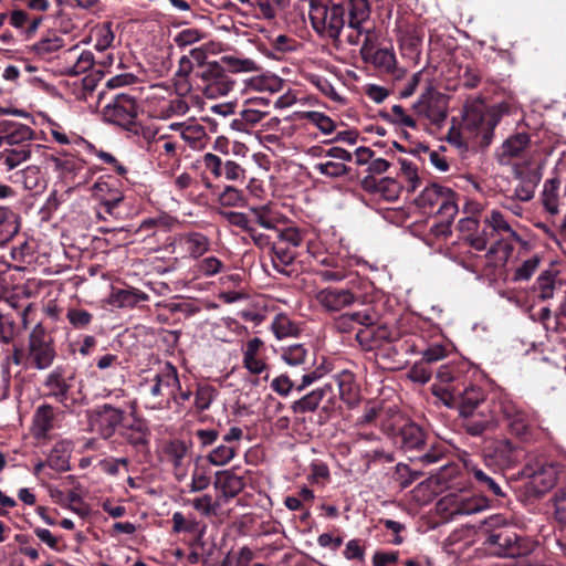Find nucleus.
<instances>
[{
  "label": "nucleus",
  "mask_w": 566,
  "mask_h": 566,
  "mask_svg": "<svg viewBox=\"0 0 566 566\" xmlns=\"http://www.w3.org/2000/svg\"><path fill=\"white\" fill-rule=\"evenodd\" d=\"M34 130L22 123L3 120L0 123V165L13 170L35 155L44 153L45 147L32 143Z\"/></svg>",
  "instance_id": "nucleus-1"
},
{
  "label": "nucleus",
  "mask_w": 566,
  "mask_h": 566,
  "mask_svg": "<svg viewBox=\"0 0 566 566\" xmlns=\"http://www.w3.org/2000/svg\"><path fill=\"white\" fill-rule=\"evenodd\" d=\"M458 201L459 196L451 188L438 184L424 187L415 199L416 206L423 213H432L437 208L434 214L440 222L433 226L431 231L438 237H446L451 232L450 224L459 212Z\"/></svg>",
  "instance_id": "nucleus-2"
},
{
  "label": "nucleus",
  "mask_w": 566,
  "mask_h": 566,
  "mask_svg": "<svg viewBox=\"0 0 566 566\" xmlns=\"http://www.w3.org/2000/svg\"><path fill=\"white\" fill-rule=\"evenodd\" d=\"M310 19L317 33L337 40L345 25V4L333 3L327 6L312 0Z\"/></svg>",
  "instance_id": "nucleus-3"
},
{
  "label": "nucleus",
  "mask_w": 566,
  "mask_h": 566,
  "mask_svg": "<svg viewBox=\"0 0 566 566\" xmlns=\"http://www.w3.org/2000/svg\"><path fill=\"white\" fill-rule=\"evenodd\" d=\"M142 386L145 388L146 406L153 410L161 409L165 390L170 395L171 389H180L178 371L170 363H166L151 379H146Z\"/></svg>",
  "instance_id": "nucleus-4"
},
{
  "label": "nucleus",
  "mask_w": 566,
  "mask_h": 566,
  "mask_svg": "<svg viewBox=\"0 0 566 566\" xmlns=\"http://www.w3.org/2000/svg\"><path fill=\"white\" fill-rule=\"evenodd\" d=\"M137 114V102L133 95L127 93L115 94L102 109L105 122L126 129H129L135 124Z\"/></svg>",
  "instance_id": "nucleus-5"
},
{
  "label": "nucleus",
  "mask_w": 566,
  "mask_h": 566,
  "mask_svg": "<svg viewBox=\"0 0 566 566\" xmlns=\"http://www.w3.org/2000/svg\"><path fill=\"white\" fill-rule=\"evenodd\" d=\"M489 507L486 497L472 495L468 492H451L438 502V510L450 517L471 515Z\"/></svg>",
  "instance_id": "nucleus-6"
},
{
  "label": "nucleus",
  "mask_w": 566,
  "mask_h": 566,
  "mask_svg": "<svg viewBox=\"0 0 566 566\" xmlns=\"http://www.w3.org/2000/svg\"><path fill=\"white\" fill-rule=\"evenodd\" d=\"M497 123V115L489 112L482 102L475 101L465 105L462 122L463 128L471 133H482L486 144L490 143V136Z\"/></svg>",
  "instance_id": "nucleus-7"
},
{
  "label": "nucleus",
  "mask_w": 566,
  "mask_h": 566,
  "mask_svg": "<svg viewBox=\"0 0 566 566\" xmlns=\"http://www.w3.org/2000/svg\"><path fill=\"white\" fill-rule=\"evenodd\" d=\"M55 358L52 337L36 324L29 336V359L38 369L49 368Z\"/></svg>",
  "instance_id": "nucleus-8"
},
{
  "label": "nucleus",
  "mask_w": 566,
  "mask_h": 566,
  "mask_svg": "<svg viewBox=\"0 0 566 566\" xmlns=\"http://www.w3.org/2000/svg\"><path fill=\"white\" fill-rule=\"evenodd\" d=\"M203 82L202 92L207 98H219L228 95L235 82L218 63H208L200 74Z\"/></svg>",
  "instance_id": "nucleus-9"
},
{
  "label": "nucleus",
  "mask_w": 566,
  "mask_h": 566,
  "mask_svg": "<svg viewBox=\"0 0 566 566\" xmlns=\"http://www.w3.org/2000/svg\"><path fill=\"white\" fill-rule=\"evenodd\" d=\"M412 109L418 116L427 118L434 125L443 123L448 115L443 95L431 86L413 103Z\"/></svg>",
  "instance_id": "nucleus-10"
},
{
  "label": "nucleus",
  "mask_w": 566,
  "mask_h": 566,
  "mask_svg": "<svg viewBox=\"0 0 566 566\" xmlns=\"http://www.w3.org/2000/svg\"><path fill=\"white\" fill-rule=\"evenodd\" d=\"M360 55L365 62L370 63L380 72L390 74L396 78L402 77L406 73L403 69L397 66L395 53L385 48L375 49L368 35L364 39Z\"/></svg>",
  "instance_id": "nucleus-11"
},
{
  "label": "nucleus",
  "mask_w": 566,
  "mask_h": 566,
  "mask_svg": "<svg viewBox=\"0 0 566 566\" xmlns=\"http://www.w3.org/2000/svg\"><path fill=\"white\" fill-rule=\"evenodd\" d=\"M326 157L327 158L324 160L313 165L314 171L333 179L340 178L349 174L350 168L346 166V163L353 160L350 151L335 146L326 150Z\"/></svg>",
  "instance_id": "nucleus-12"
},
{
  "label": "nucleus",
  "mask_w": 566,
  "mask_h": 566,
  "mask_svg": "<svg viewBox=\"0 0 566 566\" xmlns=\"http://www.w3.org/2000/svg\"><path fill=\"white\" fill-rule=\"evenodd\" d=\"M125 419V410L105 403L97 407L92 417L91 426L104 439L111 438Z\"/></svg>",
  "instance_id": "nucleus-13"
},
{
  "label": "nucleus",
  "mask_w": 566,
  "mask_h": 566,
  "mask_svg": "<svg viewBox=\"0 0 566 566\" xmlns=\"http://www.w3.org/2000/svg\"><path fill=\"white\" fill-rule=\"evenodd\" d=\"M172 252L191 259H199L209 251L210 240L200 232H184L174 238Z\"/></svg>",
  "instance_id": "nucleus-14"
},
{
  "label": "nucleus",
  "mask_w": 566,
  "mask_h": 566,
  "mask_svg": "<svg viewBox=\"0 0 566 566\" xmlns=\"http://www.w3.org/2000/svg\"><path fill=\"white\" fill-rule=\"evenodd\" d=\"M315 300L326 312H339L353 305L357 295L349 289L328 286L316 292Z\"/></svg>",
  "instance_id": "nucleus-15"
},
{
  "label": "nucleus",
  "mask_w": 566,
  "mask_h": 566,
  "mask_svg": "<svg viewBox=\"0 0 566 566\" xmlns=\"http://www.w3.org/2000/svg\"><path fill=\"white\" fill-rule=\"evenodd\" d=\"M75 373L62 366L55 367L46 377L44 387L48 395L55 398L59 402H65L74 387Z\"/></svg>",
  "instance_id": "nucleus-16"
},
{
  "label": "nucleus",
  "mask_w": 566,
  "mask_h": 566,
  "mask_svg": "<svg viewBox=\"0 0 566 566\" xmlns=\"http://www.w3.org/2000/svg\"><path fill=\"white\" fill-rule=\"evenodd\" d=\"M525 474L531 479L533 490L538 494H543L556 484L559 465L554 462L537 464L536 468L527 465Z\"/></svg>",
  "instance_id": "nucleus-17"
},
{
  "label": "nucleus",
  "mask_w": 566,
  "mask_h": 566,
  "mask_svg": "<svg viewBox=\"0 0 566 566\" xmlns=\"http://www.w3.org/2000/svg\"><path fill=\"white\" fill-rule=\"evenodd\" d=\"M373 326L361 328L356 333V339L363 348L371 350L384 342L392 343L399 339L398 331L391 329L387 325Z\"/></svg>",
  "instance_id": "nucleus-18"
},
{
  "label": "nucleus",
  "mask_w": 566,
  "mask_h": 566,
  "mask_svg": "<svg viewBox=\"0 0 566 566\" xmlns=\"http://www.w3.org/2000/svg\"><path fill=\"white\" fill-rule=\"evenodd\" d=\"M500 410L512 433L516 436H524L527 433L530 419L517 403L506 398L502 399L500 401Z\"/></svg>",
  "instance_id": "nucleus-19"
},
{
  "label": "nucleus",
  "mask_w": 566,
  "mask_h": 566,
  "mask_svg": "<svg viewBox=\"0 0 566 566\" xmlns=\"http://www.w3.org/2000/svg\"><path fill=\"white\" fill-rule=\"evenodd\" d=\"M214 489L219 492V499L222 503L235 497L243 489V478L237 475L231 470H222L216 473L213 482Z\"/></svg>",
  "instance_id": "nucleus-20"
},
{
  "label": "nucleus",
  "mask_w": 566,
  "mask_h": 566,
  "mask_svg": "<svg viewBox=\"0 0 566 566\" xmlns=\"http://www.w3.org/2000/svg\"><path fill=\"white\" fill-rule=\"evenodd\" d=\"M513 174L518 180L514 189V197L521 201H530L534 197L541 177L535 171L518 164L514 165Z\"/></svg>",
  "instance_id": "nucleus-21"
},
{
  "label": "nucleus",
  "mask_w": 566,
  "mask_h": 566,
  "mask_svg": "<svg viewBox=\"0 0 566 566\" xmlns=\"http://www.w3.org/2000/svg\"><path fill=\"white\" fill-rule=\"evenodd\" d=\"M399 46L402 56L417 62L421 52L422 34L412 25L399 28Z\"/></svg>",
  "instance_id": "nucleus-22"
},
{
  "label": "nucleus",
  "mask_w": 566,
  "mask_h": 566,
  "mask_svg": "<svg viewBox=\"0 0 566 566\" xmlns=\"http://www.w3.org/2000/svg\"><path fill=\"white\" fill-rule=\"evenodd\" d=\"M376 322L377 315L370 310H364L339 315L335 319L334 326L339 333H350L358 325L369 327L375 325Z\"/></svg>",
  "instance_id": "nucleus-23"
},
{
  "label": "nucleus",
  "mask_w": 566,
  "mask_h": 566,
  "mask_svg": "<svg viewBox=\"0 0 566 566\" xmlns=\"http://www.w3.org/2000/svg\"><path fill=\"white\" fill-rule=\"evenodd\" d=\"M530 146V137L525 133H517L509 137L502 144L497 158L500 164L507 165L511 159L526 155Z\"/></svg>",
  "instance_id": "nucleus-24"
},
{
  "label": "nucleus",
  "mask_w": 566,
  "mask_h": 566,
  "mask_svg": "<svg viewBox=\"0 0 566 566\" xmlns=\"http://www.w3.org/2000/svg\"><path fill=\"white\" fill-rule=\"evenodd\" d=\"M334 381L338 387L339 398L349 407L356 406L359 401V387L354 374L349 370H342L334 376Z\"/></svg>",
  "instance_id": "nucleus-25"
},
{
  "label": "nucleus",
  "mask_w": 566,
  "mask_h": 566,
  "mask_svg": "<svg viewBox=\"0 0 566 566\" xmlns=\"http://www.w3.org/2000/svg\"><path fill=\"white\" fill-rule=\"evenodd\" d=\"M332 384H325L323 387L312 390L292 405V410L295 413H306L315 411L323 398L332 392Z\"/></svg>",
  "instance_id": "nucleus-26"
},
{
  "label": "nucleus",
  "mask_w": 566,
  "mask_h": 566,
  "mask_svg": "<svg viewBox=\"0 0 566 566\" xmlns=\"http://www.w3.org/2000/svg\"><path fill=\"white\" fill-rule=\"evenodd\" d=\"M180 136L192 148L202 149L206 146L207 133L202 125L196 122L180 123Z\"/></svg>",
  "instance_id": "nucleus-27"
},
{
  "label": "nucleus",
  "mask_w": 566,
  "mask_h": 566,
  "mask_svg": "<svg viewBox=\"0 0 566 566\" xmlns=\"http://www.w3.org/2000/svg\"><path fill=\"white\" fill-rule=\"evenodd\" d=\"M18 214L7 207H0V245L8 243L18 232Z\"/></svg>",
  "instance_id": "nucleus-28"
},
{
  "label": "nucleus",
  "mask_w": 566,
  "mask_h": 566,
  "mask_svg": "<svg viewBox=\"0 0 566 566\" xmlns=\"http://www.w3.org/2000/svg\"><path fill=\"white\" fill-rule=\"evenodd\" d=\"M483 405V394L476 387L467 388L460 400L459 412L461 417L473 416V413H478L479 410H482L481 407Z\"/></svg>",
  "instance_id": "nucleus-29"
},
{
  "label": "nucleus",
  "mask_w": 566,
  "mask_h": 566,
  "mask_svg": "<svg viewBox=\"0 0 566 566\" xmlns=\"http://www.w3.org/2000/svg\"><path fill=\"white\" fill-rule=\"evenodd\" d=\"M348 13V28H360L370 15L368 0H348L345 12Z\"/></svg>",
  "instance_id": "nucleus-30"
},
{
  "label": "nucleus",
  "mask_w": 566,
  "mask_h": 566,
  "mask_svg": "<svg viewBox=\"0 0 566 566\" xmlns=\"http://www.w3.org/2000/svg\"><path fill=\"white\" fill-rule=\"evenodd\" d=\"M401 448L405 451L419 450L424 444V432L416 423H407L400 430Z\"/></svg>",
  "instance_id": "nucleus-31"
},
{
  "label": "nucleus",
  "mask_w": 566,
  "mask_h": 566,
  "mask_svg": "<svg viewBox=\"0 0 566 566\" xmlns=\"http://www.w3.org/2000/svg\"><path fill=\"white\" fill-rule=\"evenodd\" d=\"M463 418L465 419L464 428L471 436H481L484 431L495 427L493 416L485 415L484 410H479L478 413Z\"/></svg>",
  "instance_id": "nucleus-32"
},
{
  "label": "nucleus",
  "mask_w": 566,
  "mask_h": 566,
  "mask_svg": "<svg viewBox=\"0 0 566 566\" xmlns=\"http://www.w3.org/2000/svg\"><path fill=\"white\" fill-rule=\"evenodd\" d=\"M46 464L57 472L67 471L70 469L69 443L64 441L57 442L50 451Z\"/></svg>",
  "instance_id": "nucleus-33"
},
{
  "label": "nucleus",
  "mask_w": 566,
  "mask_h": 566,
  "mask_svg": "<svg viewBox=\"0 0 566 566\" xmlns=\"http://www.w3.org/2000/svg\"><path fill=\"white\" fill-rule=\"evenodd\" d=\"M464 467L468 473L475 479L482 490L490 491L496 496H504L500 484L495 481L494 478L490 476L486 472L478 468L472 462H465Z\"/></svg>",
  "instance_id": "nucleus-34"
},
{
  "label": "nucleus",
  "mask_w": 566,
  "mask_h": 566,
  "mask_svg": "<svg viewBox=\"0 0 566 566\" xmlns=\"http://www.w3.org/2000/svg\"><path fill=\"white\" fill-rule=\"evenodd\" d=\"M91 39L94 42V48L98 52H104L112 48L115 40V34L112 29L111 22H105L95 25L91 32Z\"/></svg>",
  "instance_id": "nucleus-35"
},
{
  "label": "nucleus",
  "mask_w": 566,
  "mask_h": 566,
  "mask_svg": "<svg viewBox=\"0 0 566 566\" xmlns=\"http://www.w3.org/2000/svg\"><path fill=\"white\" fill-rule=\"evenodd\" d=\"M149 151L159 163L165 159L178 160L177 144L166 136H160L151 142L149 144Z\"/></svg>",
  "instance_id": "nucleus-36"
},
{
  "label": "nucleus",
  "mask_w": 566,
  "mask_h": 566,
  "mask_svg": "<svg viewBox=\"0 0 566 566\" xmlns=\"http://www.w3.org/2000/svg\"><path fill=\"white\" fill-rule=\"evenodd\" d=\"M308 357V349L303 344H293L281 348L282 360L291 367L306 365Z\"/></svg>",
  "instance_id": "nucleus-37"
},
{
  "label": "nucleus",
  "mask_w": 566,
  "mask_h": 566,
  "mask_svg": "<svg viewBox=\"0 0 566 566\" xmlns=\"http://www.w3.org/2000/svg\"><path fill=\"white\" fill-rule=\"evenodd\" d=\"M492 450V455L501 465L511 467L517 461L516 450L507 439L494 441Z\"/></svg>",
  "instance_id": "nucleus-38"
},
{
  "label": "nucleus",
  "mask_w": 566,
  "mask_h": 566,
  "mask_svg": "<svg viewBox=\"0 0 566 566\" xmlns=\"http://www.w3.org/2000/svg\"><path fill=\"white\" fill-rule=\"evenodd\" d=\"M294 259L295 253L290 247H284L282 244H274L272 247L271 260L273 268L277 272L290 275L291 273L287 271V266L293 263Z\"/></svg>",
  "instance_id": "nucleus-39"
},
{
  "label": "nucleus",
  "mask_w": 566,
  "mask_h": 566,
  "mask_svg": "<svg viewBox=\"0 0 566 566\" xmlns=\"http://www.w3.org/2000/svg\"><path fill=\"white\" fill-rule=\"evenodd\" d=\"M271 329L277 339L296 337L301 332L300 327L284 314L274 317Z\"/></svg>",
  "instance_id": "nucleus-40"
},
{
  "label": "nucleus",
  "mask_w": 566,
  "mask_h": 566,
  "mask_svg": "<svg viewBox=\"0 0 566 566\" xmlns=\"http://www.w3.org/2000/svg\"><path fill=\"white\" fill-rule=\"evenodd\" d=\"M53 428V409L50 406L38 408L33 419L34 436L44 437Z\"/></svg>",
  "instance_id": "nucleus-41"
},
{
  "label": "nucleus",
  "mask_w": 566,
  "mask_h": 566,
  "mask_svg": "<svg viewBox=\"0 0 566 566\" xmlns=\"http://www.w3.org/2000/svg\"><path fill=\"white\" fill-rule=\"evenodd\" d=\"M307 80L313 86H315L323 95L328 97L331 101L342 105L346 104V98L336 91L334 85L326 77L317 74H310L307 76Z\"/></svg>",
  "instance_id": "nucleus-42"
},
{
  "label": "nucleus",
  "mask_w": 566,
  "mask_h": 566,
  "mask_svg": "<svg viewBox=\"0 0 566 566\" xmlns=\"http://www.w3.org/2000/svg\"><path fill=\"white\" fill-rule=\"evenodd\" d=\"M399 177L408 192H413L420 186V178L415 164L407 159H400Z\"/></svg>",
  "instance_id": "nucleus-43"
},
{
  "label": "nucleus",
  "mask_w": 566,
  "mask_h": 566,
  "mask_svg": "<svg viewBox=\"0 0 566 566\" xmlns=\"http://www.w3.org/2000/svg\"><path fill=\"white\" fill-rule=\"evenodd\" d=\"M558 189L559 181L557 179H548L544 184L542 201L545 209L552 214L558 212Z\"/></svg>",
  "instance_id": "nucleus-44"
},
{
  "label": "nucleus",
  "mask_w": 566,
  "mask_h": 566,
  "mask_svg": "<svg viewBox=\"0 0 566 566\" xmlns=\"http://www.w3.org/2000/svg\"><path fill=\"white\" fill-rule=\"evenodd\" d=\"M238 446L221 443L213 448L207 455L208 461L216 467L228 464L237 453Z\"/></svg>",
  "instance_id": "nucleus-45"
},
{
  "label": "nucleus",
  "mask_w": 566,
  "mask_h": 566,
  "mask_svg": "<svg viewBox=\"0 0 566 566\" xmlns=\"http://www.w3.org/2000/svg\"><path fill=\"white\" fill-rule=\"evenodd\" d=\"M301 118L313 124L325 135L332 134L336 129L335 122L329 116L321 112H304L301 114Z\"/></svg>",
  "instance_id": "nucleus-46"
},
{
  "label": "nucleus",
  "mask_w": 566,
  "mask_h": 566,
  "mask_svg": "<svg viewBox=\"0 0 566 566\" xmlns=\"http://www.w3.org/2000/svg\"><path fill=\"white\" fill-rule=\"evenodd\" d=\"M484 222L492 228L493 232H504L507 233L514 240L518 239L517 232L513 230L511 224L499 210H492L490 214L485 218Z\"/></svg>",
  "instance_id": "nucleus-47"
},
{
  "label": "nucleus",
  "mask_w": 566,
  "mask_h": 566,
  "mask_svg": "<svg viewBox=\"0 0 566 566\" xmlns=\"http://www.w3.org/2000/svg\"><path fill=\"white\" fill-rule=\"evenodd\" d=\"M216 389L208 384H199L195 391V407L196 410L201 412L210 408L216 399Z\"/></svg>",
  "instance_id": "nucleus-48"
},
{
  "label": "nucleus",
  "mask_w": 566,
  "mask_h": 566,
  "mask_svg": "<svg viewBox=\"0 0 566 566\" xmlns=\"http://www.w3.org/2000/svg\"><path fill=\"white\" fill-rule=\"evenodd\" d=\"M250 211L254 216L256 223L260 224L262 228L269 230L275 229L277 219L270 205L251 207Z\"/></svg>",
  "instance_id": "nucleus-49"
},
{
  "label": "nucleus",
  "mask_w": 566,
  "mask_h": 566,
  "mask_svg": "<svg viewBox=\"0 0 566 566\" xmlns=\"http://www.w3.org/2000/svg\"><path fill=\"white\" fill-rule=\"evenodd\" d=\"M218 201L222 207H244L247 203L243 192L232 186H226L218 197Z\"/></svg>",
  "instance_id": "nucleus-50"
},
{
  "label": "nucleus",
  "mask_w": 566,
  "mask_h": 566,
  "mask_svg": "<svg viewBox=\"0 0 566 566\" xmlns=\"http://www.w3.org/2000/svg\"><path fill=\"white\" fill-rule=\"evenodd\" d=\"M307 253L314 260V262L318 265L332 269H337L338 264L342 263V260L333 254L321 251L316 243L307 244Z\"/></svg>",
  "instance_id": "nucleus-51"
},
{
  "label": "nucleus",
  "mask_w": 566,
  "mask_h": 566,
  "mask_svg": "<svg viewBox=\"0 0 566 566\" xmlns=\"http://www.w3.org/2000/svg\"><path fill=\"white\" fill-rule=\"evenodd\" d=\"M189 109L188 103L179 95L171 97L168 101H165L161 104L160 114L164 117L179 116L185 115Z\"/></svg>",
  "instance_id": "nucleus-52"
},
{
  "label": "nucleus",
  "mask_w": 566,
  "mask_h": 566,
  "mask_svg": "<svg viewBox=\"0 0 566 566\" xmlns=\"http://www.w3.org/2000/svg\"><path fill=\"white\" fill-rule=\"evenodd\" d=\"M165 453L171 462L174 470H179L187 454V447L181 441H172L165 448Z\"/></svg>",
  "instance_id": "nucleus-53"
},
{
  "label": "nucleus",
  "mask_w": 566,
  "mask_h": 566,
  "mask_svg": "<svg viewBox=\"0 0 566 566\" xmlns=\"http://www.w3.org/2000/svg\"><path fill=\"white\" fill-rule=\"evenodd\" d=\"M541 264L538 255H532L526 259L514 272V281H528Z\"/></svg>",
  "instance_id": "nucleus-54"
},
{
  "label": "nucleus",
  "mask_w": 566,
  "mask_h": 566,
  "mask_svg": "<svg viewBox=\"0 0 566 566\" xmlns=\"http://www.w3.org/2000/svg\"><path fill=\"white\" fill-rule=\"evenodd\" d=\"M94 196L99 201H109L111 203H120L124 199L123 193L117 189H111L107 182H96L94 185Z\"/></svg>",
  "instance_id": "nucleus-55"
},
{
  "label": "nucleus",
  "mask_w": 566,
  "mask_h": 566,
  "mask_svg": "<svg viewBox=\"0 0 566 566\" xmlns=\"http://www.w3.org/2000/svg\"><path fill=\"white\" fill-rule=\"evenodd\" d=\"M19 176L23 187L28 190H35L41 186V171L35 165L25 167Z\"/></svg>",
  "instance_id": "nucleus-56"
},
{
  "label": "nucleus",
  "mask_w": 566,
  "mask_h": 566,
  "mask_svg": "<svg viewBox=\"0 0 566 566\" xmlns=\"http://www.w3.org/2000/svg\"><path fill=\"white\" fill-rule=\"evenodd\" d=\"M536 284L542 300H549L554 296L555 275L551 271L542 272Z\"/></svg>",
  "instance_id": "nucleus-57"
},
{
  "label": "nucleus",
  "mask_w": 566,
  "mask_h": 566,
  "mask_svg": "<svg viewBox=\"0 0 566 566\" xmlns=\"http://www.w3.org/2000/svg\"><path fill=\"white\" fill-rule=\"evenodd\" d=\"M63 46V40L59 36L46 38L34 43L33 49L35 53L42 57H45Z\"/></svg>",
  "instance_id": "nucleus-58"
},
{
  "label": "nucleus",
  "mask_w": 566,
  "mask_h": 566,
  "mask_svg": "<svg viewBox=\"0 0 566 566\" xmlns=\"http://www.w3.org/2000/svg\"><path fill=\"white\" fill-rule=\"evenodd\" d=\"M365 552L366 549L361 539L354 538L346 543L343 555L347 560H355L359 564H364Z\"/></svg>",
  "instance_id": "nucleus-59"
},
{
  "label": "nucleus",
  "mask_w": 566,
  "mask_h": 566,
  "mask_svg": "<svg viewBox=\"0 0 566 566\" xmlns=\"http://www.w3.org/2000/svg\"><path fill=\"white\" fill-rule=\"evenodd\" d=\"M51 160L54 163L55 168L64 175L73 174L83 168V163L73 156H51Z\"/></svg>",
  "instance_id": "nucleus-60"
},
{
  "label": "nucleus",
  "mask_w": 566,
  "mask_h": 566,
  "mask_svg": "<svg viewBox=\"0 0 566 566\" xmlns=\"http://www.w3.org/2000/svg\"><path fill=\"white\" fill-rule=\"evenodd\" d=\"M66 318L74 328L82 329L91 324L93 315L86 310L70 308Z\"/></svg>",
  "instance_id": "nucleus-61"
},
{
  "label": "nucleus",
  "mask_w": 566,
  "mask_h": 566,
  "mask_svg": "<svg viewBox=\"0 0 566 566\" xmlns=\"http://www.w3.org/2000/svg\"><path fill=\"white\" fill-rule=\"evenodd\" d=\"M146 298V295L129 290H118L113 293L114 303L120 307L134 306L139 300Z\"/></svg>",
  "instance_id": "nucleus-62"
},
{
  "label": "nucleus",
  "mask_w": 566,
  "mask_h": 566,
  "mask_svg": "<svg viewBox=\"0 0 566 566\" xmlns=\"http://www.w3.org/2000/svg\"><path fill=\"white\" fill-rule=\"evenodd\" d=\"M222 268V261L216 256L205 258L197 264L198 273L202 276H213L221 272Z\"/></svg>",
  "instance_id": "nucleus-63"
},
{
  "label": "nucleus",
  "mask_w": 566,
  "mask_h": 566,
  "mask_svg": "<svg viewBox=\"0 0 566 566\" xmlns=\"http://www.w3.org/2000/svg\"><path fill=\"white\" fill-rule=\"evenodd\" d=\"M250 85L256 91L276 92L281 87V81L276 76H258L250 81Z\"/></svg>",
  "instance_id": "nucleus-64"
}]
</instances>
